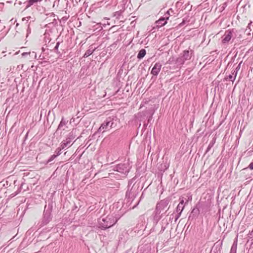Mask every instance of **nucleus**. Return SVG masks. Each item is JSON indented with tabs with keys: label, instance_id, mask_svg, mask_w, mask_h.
I'll return each mask as SVG.
<instances>
[{
	"label": "nucleus",
	"instance_id": "1",
	"mask_svg": "<svg viewBox=\"0 0 253 253\" xmlns=\"http://www.w3.org/2000/svg\"><path fill=\"white\" fill-rule=\"evenodd\" d=\"M130 167L127 163L112 166V189L117 190L120 187L122 177L129 172Z\"/></svg>",
	"mask_w": 253,
	"mask_h": 253
},
{
	"label": "nucleus",
	"instance_id": "2",
	"mask_svg": "<svg viewBox=\"0 0 253 253\" xmlns=\"http://www.w3.org/2000/svg\"><path fill=\"white\" fill-rule=\"evenodd\" d=\"M52 211V203H49L44 207L43 213V217L40 222L38 223L40 227L47 225L52 219L51 212Z\"/></svg>",
	"mask_w": 253,
	"mask_h": 253
},
{
	"label": "nucleus",
	"instance_id": "3",
	"mask_svg": "<svg viewBox=\"0 0 253 253\" xmlns=\"http://www.w3.org/2000/svg\"><path fill=\"white\" fill-rule=\"evenodd\" d=\"M113 210H115L114 214H115V223L126 212V208L124 207L123 200H120L118 202L114 203L113 204Z\"/></svg>",
	"mask_w": 253,
	"mask_h": 253
},
{
	"label": "nucleus",
	"instance_id": "4",
	"mask_svg": "<svg viewBox=\"0 0 253 253\" xmlns=\"http://www.w3.org/2000/svg\"><path fill=\"white\" fill-rule=\"evenodd\" d=\"M75 138V132L72 130L67 135L65 140H64L61 143V148H66V147H70L73 143L71 142Z\"/></svg>",
	"mask_w": 253,
	"mask_h": 253
},
{
	"label": "nucleus",
	"instance_id": "5",
	"mask_svg": "<svg viewBox=\"0 0 253 253\" xmlns=\"http://www.w3.org/2000/svg\"><path fill=\"white\" fill-rule=\"evenodd\" d=\"M99 228L102 229H106L111 227L110 218L106 217H102L99 221Z\"/></svg>",
	"mask_w": 253,
	"mask_h": 253
},
{
	"label": "nucleus",
	"instance_id": "6",
	"mask_svg": "<svg viewBox=\"0 0 253 253\" xmlns=\"http://www.w3.org/2000/svg\"><path fill=\"white\" fill-rule=\"evenodd\" d=\"M136 195V190L135 187H132L129 191H127L126 193V197L128 200V202H130L129 205H131Z\"/></svg>",
	"mask_w": 253,
	"mask_h": 253
},
{
	"label": "nucleus",
	"instance_id": "7",
	"mask_svg": "<svg viewBox=\"0 0 253 253\" xmlns=\"http://www.w3.org/2000/svg\"><path fill=\"white\" fill-rule=\"evenodd\" d=\"M203 205V203L199 202L195 207L192 210L189 215V218H193L197 216L200 213V208Z\"/></svg>",
	"mask_w": 253,
	"mask_h": 253
},
{
	"label": "nucleus",
	"instance_id": "8",
	"mask_svg": "<svg viewBox=\"0 0 253 253\" xmlns=\"http://www.w3.org/2000/svg\"><path fill=\"white\" fill-rule=\"evenodd\" d=\"M233 30H228L225 32L222 39V43H226L228 42L232 37Z\"/></svg>",
	"mask_w": 253,
	"mask_h": 253
},
{
	"label": "nucleus",
	"instance_id": "9",
	"mask_svg": "<svg viewBox=\"0 0 253 253\" xmlns=\"http://www.w3.org/2000/svg\"><path fill=\"white\" fill-rule=\"evenodd\" d=\"M162 68V64L159 63H156L153 67L151 73L154 76H157Z\"/></svg>",
	"mask_w": 253,
	"mask_h": 253
},
{
	"label": "nucleus",
	"instance_id": "10",
	"mask_svg": "<svg viewBox=\"0 0 253 253\" xmlns=\"http://www.w3.org/2000/svg\"><path fill=\"white\" fill-rule=\"evenodd\" d=\"M110 122L111 121L109 119H106V120L101 125L98 131H102V132H105L108 129Z\"/></svg>",
	"mask_w": 253,
	"mask_h": 253
},
{
	"label": "nucleus",
	"instance_id": "11",
	"mask_svg": "<svg viewBox=\"0 0 253 253\" xmlns=\"http://www.w3.org/2000/svg\"><path fill=\"white\" fill-rule=\"evenodd\" d=\"M169 202L168 200L161 201L157 205L156 210L157 211V212H158L159 210H161L166 208Z\"/></svg>",
	"mask_w": 253,
	"mask_h": 253
},
{
	"label": "nucleus",
	"instance_id": "12",
	"mask_svg": "<svg viewBox=\"0 0 253 253\" xmlns=\"http://www.w3.org/2000/svg\"><path fill=\"white\" fill-rule=\"evenodd\" d=\"M192 53V50L189 51L185 50L183 51L182 55L181 56L185 60V61L189 60L191 58Z\"/></svg>",
	"mask_w": 253,
	"mask_h": 253
},
{
	"label": "nucleus",
	"instance_id": "13",
	"mask_svg": "<svg viewBox=\"0 0 253 253\" xmlns=\"http://www.w3.org/2000/svg\"><path fill=\"white\" fill-rule=\"evenodd\" d=\"M42 0H28L24 2V4L26 5L25 9H26L31 6L32 5L37 3L38 2H41Z\"/></svg>",
	"mask_w": 253,
	"mask_h": 253
},
{
	"label": "nucleus",
	"instance_id": "14",
	"mask_svg": "<svg viewBox=\"0 0 253 253\" xmlns=\"http://www.w3.org/2000/svg\"><path fill=\"white\" fill-rule=\"evenodd\" d=\"M68 122V121L67 120H65L64 118L62 117L58 126L57 129L56 130V132H58L59 130H60L63 127V126H65L67 125Z\"/></svg>",
	"mask_w": 253,
	"mask_h": 253
},
{
	"label": "nucleus",
	"instance_id": "15",
	"mask_svg": "<svg viewBox=\"0 0 253 253\" xmlns=\"http://www.w3.org/2000/svg\"><path fill=\"white\" fill-rule=\"evenodd\" d=\"M157 26L162 27L164 26L167 23V19L165 18V17L160 18L157 21H156Z\"/></svg>",
	"mask_w": 253,
	"mask_h": 253
},
{
	"label": "nucleus",
	"instance_id": "16",
	"mask_svg": "<svg viewBox=\"0 0 253 253\" xmlns=\"http://www.w3.org/2000/svg\"><path fill=\"white\" fill-rule=\"evenodd\" d=\"M237 248V238L234 240V243L231 247L230 253H236Z\"/></svg>",
	"mask_w": 253,
	"mask_h": 253
},
{
	"label": "nucleus",
	"instance_id": "17",
	"mask_svg": "<svg viewBox=\"0 0 253 253\" xmlns=\"http://www.w3.org/2000/svg\"><path fill=\"white\" fill-rule=\"evenodd\" d=\"M185 61V60L182 57V56H180L176 59L175 63L177 66H181L184 63Z\"/></svg>",
	"mask_w": 253,
	"mask_h": 253
},
{
	"label": "nucleus",
	"instance_id": "18",
	"mask_svg": "<svg viewBox=\"0 0 253 253\" xmlns=\"http://www.w3.org/2000/svg\"><path fill=\"white\" fill-rule=\"evenodd\" d=\"M95 48H93L92 47H90L89 48L86 50L84 55V57L86 58L90 55L93 53V52L95 51Z\"/></svg>",
	"mask_w": 253,
	"mask_h": 253
},
{
	"label": "nucleus",
	"instance_id": "19",
	"mask_svg": "<svg viewBox=\"0 0 253 253\" xmlns=\"http://www.w3.org/2000/svg\"><path fill=\"white\" fill-rule=\"evenodd\" d=\"M35 18H32V20L29 22L27 29V37L31 33V29L30 28V26L35 22Z\"/></svg>",
	"mask_w": 253,
	"mask_h": 253
},
{
	"label": "nucleus",
	"instance_id": "20",
	"mask_svg": "<svg viewBox=\"0 0 253 253\" xmlns=\"http://www.w3.org/2000/svg\"><path fill=\"white\" fill-rule=\"evenodd\" d=\"M146 53V51L144 49H141L139 51L138 54L137 55V58L139 59H142V58H143L144 57Z\"/></svg>",
	"mask_w": 253,
	"mask_h": 253
},
{
	"label": "nucleus",
	"instance_id": "21",
	"mask_svg": "<svg viewBox=\"0 0 253 253\" xmlns=\"http://www.w3.org/2000/svg\"><path fill=\"white\" fill-rule=\"evenodd\" d=\"M117 124H120V121L116 117L112 118V128L117 126Z\"/></svg>",
	"mask_w": 253,
	"mask_h": 253
},
{
	"label": "nucleus",
	"instance_id": "22",
	"mask_svg": "<svg viewBox=\"0 0 253 253\" xmlns=\"http://www.w3.org/2000/svg\"><path fill=\"white\" fill-rule=\"evenodd\" d=\"M172 13H173V11L172 9H169V10L167 11V12L165 14L164 17L167 20H168L169 18V16L171 15Z\"/></svg>",
	"mask_w": 253,
	"mask_h": 253
},
{
	"label": "nucleus",
	"instance_id": "23",
	"mask_svg": "<svg viewBox=\"0 0 253 253\" xmlns=\"http://www.w3.org/2000/svg\"><path fill=\"white\" fill-rule=\"evenodd\" d=\"M228 80L232 81V82H233L235 80V77L233 76V75L232 74H231V75H229L228 76H227L224 79V81H227Z\"/></svg>",
	"mask_w": 253,
	"mask_h": 253
},
{
	"label": "nucleus",
	"instance_id": "24",
	"mask_svg": "<svg viewBox=\"0 0 253 253\" xmlns=\"http://www.w3.org/2000/svg\"><path fill=\"white\" fill-rule=\"evenodd\" d=\"M64 148H61V145H60V147L57 148L54 152V155L57 157L59 156L61 154V150L64 149Z\"/></svg>",
	"mask_w": 253,
	"mask_h": 253
},
{
	"label": "nucleus",
	"instance_id": "25",
	"mask_svg": "<svg viewBox=\"0 0 253 253\" xmlns=\"http://www.w3.org/2000/svg\"><path fill=\"white\" fill-rule=\"evenodd\" d=\"M184 206H182L180 205H178L176 208V212L181 214L182 211L183 210Z\"/></svg>",
	"mask_w": 253,
	"mask_h": 253
},
{
	"label": "nucleus",
	"instance_id": "26",
	"mask_svg": "<svg viewBox=\"0 0 253 253\" xmlns=\"http://www.w3.org/2000/svg\"><path fill=\"white\" fill-rule=\"evenodd\" d=\"M122 11L121 10L115 12L113 17H116V19H119L120 17L121 16Z\"/></svg>",
	"mask_w": 253,
	"mask_h": 253
},
{
	"label": "nucleus",
	"instance_id": "27",
	"mask_svg": "<svg viewBox=\"0 0 253 253\" xmlns=\"http://www.w3.org/2000/svg\"><path fill=\"white\" fill-rule=\"evenodd\" d=\"M57 157L54 155H52V156H50V157L48 159L47 161V164H52V162L54 160V159H55Z\"/></svg>",
	"mask_w": 253,
	"mask_h": 253
},
{
	"label": "nucleus",
	"instance_id": "28",
	"mask_svg": "<svg viewBox=\"0 0 253 253\" xmlns=\"http://www.w3.org/2000/svg\"><path fill=\"white\" fill-rule=\"evenodd\" d=\"M214 143H215V141H212L211 142H210V143L209 144V145L208 146V147L207 148V152L209 151L210 150V149L211 147H212V146H213Z\"/></svg>",
	"mask_w": 253,
	"mask_h": 253
},
{
	"label": "nucleus",
	"instance_id": "29",
	"mask_svg": "<svg viewBox=\"0 0 253 253\" xmlns=\"http://www.w3.org/2000/svg\"><path fill=\"white\" fill-rule=\"evenodd\" d=\"M249 237L251 240L252 243H253V229L252 231L249 233Z\"/></svg>",
	"mask_w": 253,
	"mask_h": 253
},
{
	"label": "nucleus",
	"instance_id": "30",
	"mask_svg": "<svg viewBox=\"0 0 253 253\" xmlns=\"http://www.w3.org/2000/svg\"><path fill=\"white\" fill-rule=\"evenodd\" d=\"M60 44V42H57L55 46L54 47V50L56 51V52H58V47Z\"/></svg>",
	"mask_w": 253,
	"mask_h": 253
},
{
	"label": "nucleus",
	"instance_id": "31",
	"mask_svg": "<svg viewBox=\"0 0 253 253\" xmlns=\"http://www.w3.org/2000/svg\"><path fill=\"white\" fill-rule=\"evenodd\" d=\"M22 56L23 57H26L28 55H31V52H23L22 53Z\"/></svg>",
	"mask_w": 253,
	"mask_h": 253
},
{
	"label": "nucleus",
	"instance_id": "32",
	"mask_svg": "<svg viewBox=\"0 0 253 253\" xmlns=\"http://www.w3.org/2000/svg\"><path fill=\"white\" fill-rule=\"evenodd\" d=\"M238 71L236 70L235 69L234 70V71H232V74L233 75V76L235 77V78H236L237 75Z\"/></svg>",
	"mask_w": 253,
	"mask_h": 253
},
{
	"label": "nucleus",
	"instance_id": "33",
	"mask_svg": "<svg viewBox=\"0 0 253 253\" xmlns=\"http://www.w3.org/2000/svg\"><path fill=\"white\" fill-rule=\"evenodd\" d=\"M242 63V62H241L238 65V66L236 67V68L235 69L236 70H237L238 72V71L240 70V67H241V64Z\"/></svg>",
	"mask_w": 253,
	"mask_h": 253
},
{
	"label": "nucleus",
	"instance_id": "34",
	"mask_svg": "<svg viewBox=\"0 0 253 253\" xmlns=\"http://www.w3.org/2000/svg\"><path fill=\"white\" fill-rule=\"evenodd\" d=\"M102 24L103 27L105 28L106 25H110V23L108 22H107V23H106V22H104V23H103Z\"/></svg>",
	"mask_w": 253,
	"mask_h": 253
},
{
	"label": "nucleus",
	"instance_id": "35",
	"mask_svg": "<svg viewBox=\"0 0 253 253\" xmlns=\"http://www.w3.org/2000/svg\"><path fill=\"white\" fill-rule=\"evenodd\" d=\"M26 18H27V22H28L29 20H30V21L32 20V18H35L34 17H32L31 16H28V17H26Z\"/></svg>",
	"mask_w": 253,
	"mask_h": 253
},
{
	"label": "nucleus",
	"instance_id": "36",
	"mask_svg": "<svg viewBox=\"0 0 253 253\" xmlns=\"http://www.w3.org/2000/svg\"><path fill=\"white\" fill-rule=\"evenodd\" d=\"M139 203V201H137L135 204L132 207V209H134L135 207H136V206ZM131 207H130V209H131Z\"/></svg>",
	"mask_w": 253,
	"mask_h": 253
},
{
	"label": "nucleus",
	"instance_id": "37",
	"mask_svg": "<svg viewBox=\"0 0 253 253\" xmlns=\"http://www.w3.org/2000/svg\"><path fill=\"white\" fill-rule=\"evenodd\" d=\"M249 168L251 169H253V162L251 163L249 165Z\"/></svg>",
	"mask_w": 253,
	"mask_h": 253
},
{
	"label": "nucleus",
	"instance_id": "38",
	"mask_svg": "<svg viewBox=\"0 0 253 253\" xmlns=\"http://www.w3.org/2000/svg\"><path fill=\"white\" fill-rule=\"evenodd\" d=\"M31 54H32V56H34L35 58H37V54L35 52H31Z\"/></svg>",
	"mask_w": 253,
	"mask_h": 253
},
{
	"label": "nucleus",
	"instance_id": "39",
	"mask_svg": "<svg viewBox=\"0 0 253 253\" xmlns=\"http://www.w3.org/2000/svg\"><path fill=\"white\" fill-rule=\"evenodd\" d=\"M183 204H184V200H183V199H182V200L180 201V203H179V205H181V206H183Z\"/></svg>",
	"mask_w": 253,
	"mask_h": 253
},
{
	"label": "nucleus",
	"instance_id": "40",
	"mask_svg": "<svg viewBox=\"0 0 253 253\" xmlns=\"http://www.w3.org/2000/svg\"><path fill=\"white\" fill-rule=\"evenodd\" d=\"M44 56H43V55H41H41L39 56V59H40V60H43V59H44Z\"/></svg>",
	"mask_w": 253,
	"mask_h": 253
},
{
	"label": "nucleus",
	"instance_id": "41",
	"mask_svg": "<svg viewBox=\"0 0 253 253\" xmlns=\"http://www.w3.org/2000/svg\"><path fill=\"white\" fill-rule=\"evenodd\" d=\"M181 214H179V213H177V215L175 217V220H176L180 216Z\"/></svg>",
	"mask_w": 253,
	"mask_h": 253
},
{
	"label": "nucleus",
	"instance_id": "42",
	"mask_svg": "<svg viewBox=\"0 0 253 253\" xmlns=\"http://www.w3.org/2000/svg\"><path fill=\"white\" fill-rule=\"evenodd\" d=\"M166 229L165 227L162 226L161 229V231H164Z\"/></svg>",
	"mask_w": 253,
	"mask_h": 253
},
{
	"label": "nucleus",
	"instance_id": "43",
	"mask_svg": "<svg viewBox=\"0 0 253 253\" xmlns=\"http://www.w3.org/2000/svg\"><path fill=\"white\" fill-rule=\"evenodd\" d=\"M27 18H26V17H24L22 18L23 21H26L27 22Z\"/></svg>",
	"mask_w": 253,
	"mask_h": 253
},
{
	"label": "nucleus",
	"instance_id": "44",
	"mask_svg": "<svg viewBox=\"0 0 253 253\" xmlns=\"http://www.w3.org/2000/svg\"><path fill=\"white\" fill-rule=\"evenodd\" d=\"M151 118H152V116L149 117V118L148 119V122H150V121L151 119Z\"/></svg>",
	"mask_w": 253,
	"mask_h": 253
},
{
	"label": "nucleus",
	"instance_id": "45",
	"mask_svg": "<svg viewBox=\"0 0 253 253\" xmlns=\"http://www.w3.org/2000/svg\"><path fill=\"white\" fill-rule=\"evenodd\" d=\"M42 52H44L45 49L43 47H42Z\"/></svg>",
	"mask_w": 253,
	"mask_h": 253
},
{
	"label": "nucleus",
	"instance_id": "46",
	"mask_svg": "<svg viewBox=\"0 0 253 253\" xmlns=\"http://www.w3.org/2000/svg\"><path fill=\"white\" fill-rule=\"evenodd\" d=\"M184 23V21H183L182 23H181L180 25H182V24H183Z\"/></svg>",
	"mask_w": 253,
	"mask_h": 253
},
{
	"label": "nucleus",
	"instance_id": "47",
	"mask_svg": "<svg viewBox=\"0 0 253 253\" xmlns=\"http://www.w3.org/2000/svg\"><path fill=\"white\" fill-rule=\"evenodd\" d=\"M115 27V26H114H114H112V28H114V27Z\"/></svg>",
	"mask_w": 253,
	"mask_h": 253
},
{
	"label": "nucleus",
	"instance_id": "48",
	"mask_svg": "<svg viewBox=\"0 0 253 253\" xmlns=\"http://www.w3.org/2000/svg\"><path fill=\"white\" fill-rule=\"evenodd\" d=\"M115 163L114 162H112V164H114Z\"/></svg>",
	"mask_w": 253,
	"mask_h": 253
},
{
	"label": "nucleus",
	"instance_id": "49",
	"mask_svg": "<svg viewBox=\"0 0 253 253\" xmlns=\"http://www.w3.org/2000/svg\"><path fill=\"white\" fill-rule=\"evenodd\" d=\"M18 25H19L18 23H17L16 24V26H18Z\"/></svg>",
	"mask_w": 253,
	"mask_h": 253
}]
</instances>
